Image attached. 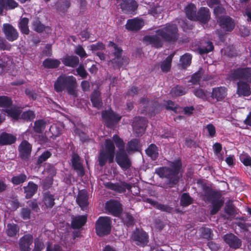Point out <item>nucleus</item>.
<instances>
[{
	"mask_svg": "<svg viewBox=\"0 0 251 251\" xmlns=\"http://www.w3.org/2000/svg\"><path fill=\"white\" fill-rule=\"evenodd\" d=\"M108 47L110 48V50L113 52V55L114 56V58L112 59V63L117 64L118 66H122L123 64L121 62L122 60V49L112 42H109ZM122 60H124V59L122 58Z\"/></svg>",
	"mask_w": 251,
	"mask_h": 251,
	"instance_id": "9b49d317",
	"label": "nucleus"
},
{
	"mask_svg": "<svg viewBox=\"0 0 251 251\" xmlns=\"http://www.w3.org/2000/svg\"><path fill=\"white\" fill-rule=\"evenodd\" d=\"M60 62L55 59L48 58L46 59L44 62L43 65L46 68H55L59 66Z\"/></svg>",
	"mask_w": 251,
	"mask_h": 251,
	"instance_id": "e433bc0d",
	"label": "nucleus"
},
{
	"mask_svg": "<svg viewBox=\"0 0 251 251\" xmlns=\"http://www.w3.org/2000/svg\"><path fill=\"white\" fill-rule=\"evenodd\" d=\"M25 193L26 198H30L36 192L37 186L33 182H29L27 186L24 187Z\"/></svg>",
	"mask_w": 251,
	"mask_h": 251,
	"instance_id": "72a5a7b5",
	"label": "nucleus"
},
{
	"mask_svg": "<svg viewBox=\"0 0 251 251\" xmlns=\"http://www.w3.org/2000/svg\"><path fill=\"white\" fill-rule=\"evenodd\" d=\"M229 77L232 80H240L237 89V93L239 96L247 97L251 94L249 84L251 83V68H238L231 72Z\"/></svg>",
	"mask_w": 251,
	"mask_h": 251,
	"instance_id": "f03ea898",
	"label": "nucleus"
},
{
	"mask_svg": "<svg viewBox=\"0 0 251 251\" xmlns=\"http://www.w3.org/2000/svg\"><path fill=\"white\" fill-rule=\"evenodd\" d=\"M196 20L203 23H206L210 19L209 11L207 8L201 7L199 10Z\"/></svg>",
	"mask_w": 251,
	"mask_h": 251,
	"instance_id": "b1692460",
	"label": "nucleus"
},
{
	"mask_svg": "<svg viewBox=\"0 0 251 251\" xmlns=\"http://www.w3.org/2000/svg\"><path fill=\"white\" fill-rule=\"evenodd\" d=\"M168 167H161L155 170V173L161 177L169 179V187H172L176 183L179 177L181 162L179 159L169 162Z\"/></svg>",
	"mask_w": 251,
	"mask_h": 251,
	"instance_id": "7ed1b4c3",
	"label": "nucleus"
},
{
	"mask_svg": "<svg viewBox=\"0 0 251 251\" xmlns=\"http://www.w3.org/2000/svg\"><path fill=\"white\" fill-rule=\"evenodd\" d=\"M191 60V55L188 53H186L180 57V65L183 68H185L190 65Z\"/></svg>",
	"mask_w": 251,
	"mask_h": 251,
	"instance_id": "c9c22d12",
	"label": "nucleus"
},
{
	"mask_svg": "<svg viewBox=\"0 0 251 251\" xmlns=\"http://www.w3.org/2000/svg\"><path fill=\"white\" fill-rule=\"evenodd\" d=\"M240 159L246 166H250L251 165V158L249 155L246 153L241 154L240 155Z\"/></svg>",
	"mask_w": 251,
	"mask_h": 251,
	"instance_id": "3c124183",
	"label": "nucleus"
},
{
	"mask_svg": "<svg viewBox=\"0 0 251 251\" xmlns=\"http://www.w3.org/2000/svg\"><path fill=\"white\" fill-rule=\"evenodd\" d=\"M63 128V125L60 123L52 125L50 128V135L49 134V136L52 138L59 136L61 134V131Z\"/></svg>",
	"mask_w": 251,
	"mask_h": 251,
	"instance_id": "393cba45",
	"label": "nucleus"
},
{
	"mask_svg": "<svg viewBox=\"0 0 251 251\" xmlns=\"http://www.w3.org/2000/svg\"><path fill=\"white\" fill-rule=\"evenodd\" d=\"M113 139L119 149L116 154V161L123 170H126L130 167L131 162L126 154L124 143L117 135L113 136Z\"/></svg>",
	"mask_w": 251,
	"mask_h": 251,
	"instance_id": "39448f33",
	"label": "nucleus"
},
{
	"mask_svg": "<svg viewBox=\"0 0 251 251\" xmlns=\"http://www.w3.org/2000/svg\"><path fill=\"white\" fill-rule=\"evenodd\" d=\"M174 55V53L171 54L162 63L161 68L163 72H168L170 69L171 62Z\"/></svg>",
	"mask_w": 251,
	"mask_h": 251,
	"instance_id": "ea45409f",
	"label": "nucleus"
},
{
	"mask_svg": "<svg viewBox=\"0 0 251 251\" xmlns=\"http://www.w3.org/2000/svg\"><path fill=\"white\" fill-rule=\"evenodd\" d=\"M76 72L77 74L82 78H85L87 75L86 71L84 69V67L81 65L79 66L77 68Z\"/></svg>",
	"mask_w": 251,
	"mask_h": 251,
	"instance_id": "0e129e2a",
	"label": "nucleus"
},
{
	"mask_svg": "<svg viewBox=\"0 0 251 251\" xmlns=\"http://www.w3.org/2000/svg\"><path fill=\"white\" fill-rule=\"evenodd\" d=\"M144 21L139 19H133L128 20L126 25V29L129 30H139L143 25Z\"/></svg>",
	"mask_w": 251,
	"mask_h": 251,
	"instance_id": "aec40b11",
	"label": "nucleus"
},
{
	"mask_svg": "<svg viewBox=\"0 0 251 251\" xmlns=\"http://www.w3.org/2000/svg\"><path fill=\"white\" fill-rule=\"evenodd\" d=\"M34 130L37 132H41L45 128V124L42 120L36 121L34 124Z\"/></svg>",
	"mask_w": 251,
	"mask_h": 251,
	"instance_id": "8fccbe9b",
	"label": "nucleus"
},
{
	"mask_svg": "<svg viewBox=\"0 0 251 251\" xmlns=\"http://www.w3.org/2000/svg\"><path fill=\"white\" fill-rule=\"evenodd\" d=\"M3 31L6 38L10 41H13L18 37V33L16 29L10 24H4Z\"/></svg>",
	"mask_w": 251,
	"mask_h": 251,
	"instance_id": "2eb2a0df",
	"label": "nucleus"
},
{
	"mask_svg": "<svg viewBox=\"0 0 251 251\" xmlns=\"http://www.w3.org/2000/svg\"><path fill=\"white\" fill-rule=\"evenodd\" d=\"M201 236L205 239H210L211 238V230L208 228H201Z\"/></svg>",
	"mask_w": 251,
	"mask_h": 251,
	"instance_id": "13d9d810",
	"label": "nucleus"
},
{
	"mask_svg": "<svg viewBox=\"0 0 251 251\" xmlns=\"http://www.w3.org/2000/svg\"><path fill=\"white\" fill-rule=\"evenodd\" d=\"M28 19L26 18H21L19 24V27L21 32L25 34L29 33V29L28 27Z\"/></svg>",
	"mask_w": 251,
	"mask_h": 251,
	"instance_id": "4c0bfd02",
	"label": "nucleus"
},
{
	"mask_svg": "<svg viewBox=\"0 0 251 251\" xmlns=\"http://www.w3.org/2000/svg\"><path fill=\"white\" fill-rule=\"evenodd\" d=\"M132 238L136 242L138 245H144L148 242V235L145 231L136 229L133 232Z\"/></svg>",
	"mask_w": 251,
	"mask_h": 251,
	"instance_id": "dca6fc26",
	"label": "nucleus"
},
{
	"mask_svg": "<svg viewBox=\"0 0 251 251\" xmlns=\"http://www.w3.org/2000/svg\"><path fill=\"white\" fill-rule=\"evenodd\" d=\"M90 49L93 51L102 50L104 49V45L102 43H97L90 46Z\"/></svg>",
	"mask_w": 251,
	"mask_h": 251,
	"instance_id": "680f3d73",
	"label": "nucleus"
},
{
	"mask_svg": "<svg viewBox=\"0 0 251 251\" xmlns=\"http://www.w3.org/2000/svg\"><path fill=\"white\" fill-rule=\"evenodd\" d=\"M155 35L146 36L144 42L147 44L159 48L162 46L163 41L175 42L178 38L177 28L175 24H167L156 31Z\"/></svg>",
	"mask_w": 251,
	"mask_h": 251,
	"instance_id": "f257e3e1",
	"label": "nucleus"
},
{
	"mask_svg": "<svg viewBox=\"0 0 251 251\" xmlns=\"http://www.w3.org/2000/svg\"><path fill=\"white\" fill-rule=\"evenodd\" d=\"M214 13L218 17V22L224 31H230L234 27L235 24L232 19L226 16H220V14H224L225 10L222 7L218 5L214 8Z\"/></svg>",
	"mask_w": 251,
	"mask_h": 251,
	"instance_id": "0eeeda50",
	"label": "nucleus"
},
{
	"mask_svg": "<svg viewBox=\"0 0 251 251\" xmlns=\"http://www.w3.org/2000/svg\"><path fill=\"white\" fill-rule=\"evenodd\" d=\"M224 240L230 248L234 249H239L242 246V241L232 233L224 235Z\"/></svg>",
	"mask_w": 251,
	"mask_h": 251,
	"instance_id": "f8f14e48",
	"label": "nucleus"
},
{
	"mask_svg": "<svg viewBox=\"0 0 251 251\" xmlns=\"http://www.w3.org/2000/svg\"><path fill=\"white\" fill-rule=\"evenodd\" d=\"M147 122L145 118H136L133 123V130L138 136L141 135L145 131Z\"/></svg>",
	"mask_w": 251,
	"mask_h": 251,
	"instance_id": "ddd939ff",
	"label": "nucleus"
},
{
	"mask_svg": "<svg viewBox=\"0 0 251 251\" xmlns=\"http://www.w3.org/2000/svg\"><path fill=\"white\" fill-rule=\"evenodd\" d=\"M206 129L210 136H213L215 134V128L212 124H209L206 126Z\"/></svg>",
	"mask_w": 251,
	"mask_h": 251,
	"instance_id": "338daca9",
	"label": "nucleus"
},
{
	"mask_svg": "<svg viewBox=\"0 0 251 251\" xmlns=\"http://www.w3.org/2000/svg\"><path fill=\"white\" fill-rule=\"evenodd\" d=\"M76 202L83 210L85 209L88 204V195L86 191L82 190L79 192Z\"/></svg>",
	"mask_w": 251,
	"mask_h": 251,
	"instance_id": "412c9836",
	"label": "nucleus"
},
{
	"mask_svg": "<svg viewBox=\"0 0 251 251\" xmlns=\"http://www.w3.org/2000/svg\"><path fill=\"white\" fill-rule=\"evenodd\" d=\"M187 91V89L183 88L182 86H177L171 91V94L173 96H179L184 95Z\"/></svg>",
	"mask_w": 251,
	"mask_h": 251,
	"instance_id": "79ce46f5",
	"label": "nucleus"
},
{
	"mask_svg": "<svg viewBox=\"0 0 251 251\" xmlns=\"http://www.w3.org/2000/svg\"><path fill=\"white\" fill-rule=\"evenodd\" d=\"M70 6V1L68 0H65L59 6V5H57V9L58 11H60L62 12H65Z\"/></svg>",
	"mask_w": 251,
	"mask_h": 251,
	"instance_id": "052dcab7",
	"label": "nucleus"
},
{
	"mask_svg": "<svg viewBox=\"0 0 251 251\" xmlns=\"http://www.w3.org/2000/svg\"><path fill=\"white\" fill-rule=\"evenodd\" d=\"M32 27L34 30L38 32H41L43 30H45L48 33H49L50 31V27L45 26L38 19H35L33 22Z\"/></svg>",
	"mask_w": 251,
	"mask_h": 251,
	"instance_id": "2f4dec72",
	"label": "nucleus"
},
{
	"mask_svg": "<svg viewBox=\"0 0 251 251\" xmlns=\"http://www.w3.org/2000/svg\"><path fill=\"white\" fill-rule=\"evenodd\" d=\"M18 5V3L14 0H0V14L2 13L4 6L12 9L17 7Z\"/></svg>",
	"mask_w": 251,
	"mask_h": 251,
	"instance_id": "473e14b6",
	"label": "nucleus"
},
{
	"mask_svg": "<svg viewBox=\"0 0 251 251\" xmlns=\"http://www.w3.org/2000/svg\"><path fill=\"white\" fill-rule=\"evenodd\" d=\"M22 117L25 120H31L34 118L35 115L32 111H27L22 114Z\"/></svg>",
	"mask_w": 251,
	"mask_h": 251,
	"instance_id": "bf43d9fd",
	"label": "nucleus"
},
{
	"mask_svg": "<svg viewBox=\"0 0 251 251\" xmlns=\"http://www.w3.org/2000/svg\"><path fill=\"white\" fill-rule=\"evenodd\" d=\"M146 201L151 204L156 206L158 209L165 211L167 212H170L171 210V208L167 205L158 204L156 201H153L151 199H147Z\"/></svg>",
	"mask_w": 251,
	"mask_h": 251,
	"instance_id": "c03bdc74",
	"label": "nucleus"
},
{
	"mask_svg": "<svg viewBox=\"0 0 251 251\" xmlns=\"http://www.w3.org/2000/svg\"><path fill=\"white\" fill-rule=\"evenodd\" d=\"M26 176L24 174H21L18 176L12 177V182L15 185H19L23 183L26 180Z\"/></svg>",
	"mask_w": 251,
	"mask_h": 251,
	"instance_id": "49530a36",
	"label": "nucleus"
},
{
	"mask_svg": "<svg viewBox=\"0 0 251 251\" xmlns=\"http://www.w3.org/2000/svg\"><path fill=\"white\" fill-rule=\"evenodd\" d=\"M11 99L5 96H0V107L7 113L8 115L16 119L19 116L20 113L18 109L12 106Z\"/></svg>",
	"mask_w": 251,
	"mask_h": 251,
	"instance_id": "1a4fd4ad",
	"label": "nucleus"
},
{
	"mask_svg": "<svg viewBox=\"0 0 251 251\" xmlns=\"http://www.w3.org/2000/svg\"><path fill=\"white\" fill-rule=\"evenodd\" d=\"M86 216H78L74 217L72 222V226L74 228H79L82 226L86 222Z\"/></svg>",
	"mask_w": 251,
	"mask_h": 251,
	"instance_id": "c85d7f7f",
	"label": "nucleus"
},
{
	"mask_svg": "<svg viewBox=\"0 0 251 251\" xmlns=\"http://www.w3.org/2000/svg\"><path fill=\"white\" fill-rule=\"evenodd\" d=\"M140 148L139 141L137 139L133 140L128 143L126 150L128 152L138 151Z\"/></svg>",
	"mask_w": 251,
	"mask_h": 251,
	"instance_id": "a19ab883",
	"label": "nucleus"
},
{
	"mask_svg": "<svg viewBox=\"0 0 251 251\" xmlns=\"http://www.w3.org/2000/svg\"><path fill=\"white\" fill-rule=\"evenodd\" d=\"M72 162L74 169L77 171L78 175L80 176H83L84 174V169L79 161V157L78 155L73 154L72 158Z\"/></svg>",
	"mask_w": 251,
	"mask_h": 251,
	"instance_id": "5701e85b",
	"label": "nucleus"
},
{
	"mask_svg": "<svg viewBox=\"0 0 251 251\" xmlns=\"http://www.w3.org/2000/svg\"><path fill=\"white\" fill-rule=\"evenodd\" d=\"M19 228L15 224H8L6 229V233L9 236H14L19 232Z\"/></svg>",
	"mask_w": 251,
	"mask_h": 251,
	"instance_id": "37998d69",
	"label": "nucleus"
},
{
	"mask_svg": "<svg viewBox=\"0 0 251 251\" xmlns=\"http://www.w3.org/2000/svg\"><path fill=\"white\" fill-rule=\"evenodd\" d=\"M202 74V72L201 69L198 72L194 74L191 77L190 82L192 83V84H195L197 83L200 80Z\"/></svg>",
	"mask_w": 251,
	"mask_h": 251,
	"instance_id": "603ef678",
	"label": "nucleus"
},
{
	"mask_svg": "<svg viewBox=\"0 0 251 251\" xmlns=\"http://www.w3.org/2000/svg\"><path fill=\"white\" fill-rule=\"evenodd\" d=\"M214 47L211 42H202L198 46V50L200 54L207 53L213 50Z\"/></svg>",
	"mask_w": 251,
	"mask_h": 251,
	"instance_id": "c756f323",
	"label": "nucleus"
},
{
	"mask_svg": "<svg viewBox=\"0 0 251 251\" xmlns=\"http://www.w3.org/2000/svg\"><path fill=\"white\" fill-rule=\"evenodd\" d=\"M131 186L125 182H122L118 184H110V188L118 192L121 193L125 192L126 189L130 190L131 189Z\"/></svg>",
	"mask_w": 251,
	"mask_h": 251,
	"instance_id": "cd10ccee",
	"label": "nucleus"
},
{
	"mask_svg": "<svg viewBox=\"0 0 251 251\" xmlns=\"http://www.w3.org/2000/svg\"><path fill=\"white\" fill-rule=\"evenodd\" d=\"M62 61L65 65L75 68L77 66L79 60L77 56L67 55L62 59Z\"/></svg>",
	"mask_w": 251,
	"mask_h": 251,
	"instance_id": "a878e982",
	"label": "nucleus"
},
{
	"mask_svg": "<svg viewBox=\"0 0 251 251\" xmlns=\"http://www.w3.org/2000/svg\"><path fill=\"white\" fill-rule=\"evenodd\" d=\"M16 138L14 135L3 132L0 135V144L8 145L14 143Z\"/></svg>",
	"mask_w": 251,
	"mask_h": 251,
	"instance_id": "bb28decb",
	"label": "nucleus"
},
{
	"mask_svg": "<svg viewBox=\"0 0 251 251\" xmlns=\"http://www.w3.org/2000/svg\"><path fill=\"white\" fill-rule=\"evenodd\" d=\"M223 204L222 201H218L214 202L213 204V207L211 211V214L214 215L216 214L220 209Z\"/></svg>",
	"mask_w": 251,
	"mask_h": 251,
	"instance_id": "5fc2aeb1",
	"label": "nucleus"
},
{
	"mask_svg": "<svg viewBox=\"0 0 251 251\" xmlns=\"http://www.w3.org/2000/svg\"><path fill=\"white\" fill-rule=\"evenodd\" d=\"M31 145L26 141H23L19 146L20 154L23 159H26L30 156L31 151Z\"/></svg>",
	"mask_w": 251,
	"mask_h": 251,
	"instance_id": "a211bd4d",
	"label": "nucleus"
},
{
	"mask_svg": "<svg viewBox=\"0 0 251 251\" xmlns=\"http://www.w3.org/2000/svg\"><path fill=\"white\" fill-rule=\"evenodd\" d=\"M44 248V245L42 240L36 238L34 240V248L33 251H41Z\"/></svg>",
	"mask_w": 251,
	"mask_h": 251,
	"instance_id": "09e8293b",
	"label": "nucleus"
},
{
	"mask_svg": "<svg viewBox=\"0 0 251 251\" xmlns=\"http://www.w3.org/2000/svg\"><path fill=\"white\" fill-rule=\"evenodd\" d=\"M197 8L194 4H189L185 8V12L188 18L191 20H196Z\"/></svg>",
	"mask_w": 251,
	"mask_h": 251,
	"instance_id": "7c9ffc66",
	"label": "nucleus"
},
{
	"mask_svg": "<svg viewBox=\"0 0 251 251\" xmlns=\"http://www.w3.org/2000/svg\"><path fill=\"white\" fill-rule=\"evenodd\" d=\"M102 117L106 123L107 126L110 127L114 124L118 123L121 119V116L116 114L111 109L103 111Z\"/></svg>",
	"mask_w": 251,
	"mask_h": 251,
	"instance_id": "9d476101",
	"label": "nucleus"
},
{
	"mask_svg": "<svg viewBox=\"0 0 251 251\" xmlns=\"http://www.w3.org/2000/svg\"><path fill=\"white\" fill-rule=\"evenodd\" d=\"M33 236L32 235L25 234L21 237L19 240V247L21 251H30V246L33 242Z\"/></svg>",
	"mask_w": 251,
	"mask_h": 251,
	"instance_id": "4468645a",
	"label": "nucleus"
},
{
	"mask_svg": "<svg viewBox=\"0 0 251 251\" xmlns=\"http://www.w3.org/2000/svg\"><path fill=\"white\" fill-rule=\"evenodd\" d=\"M165 106L167 109L171 110L175 112L177 111V105L171 100L166 101Z\"/></svg>",
	"mask_w": 251,
	"mask_h": 251,
	"instance_id": "e2e57ef3",
	"label": "nucleus"
},
{
	"mask_svg": "<svg viewBox=\"0 0 251 251\" xmlns=\"http://www.w3.org/2000/svg\"><path fill=\"white\" fill-rule=\"evenodd\" d=\"M76 79L73 75H61L54 83V89L57 92L66 89L68 94L74 97H76Z\"/></svg>",
	"mask_w": 251,
	"mask_h": 251,
	"instance_id": "20e7f679",
	"label": "nucleus"
},
{
	"mask_svg": "<svg viewBox=\"0 0 251 251\" xmlns=\"http://www.w3.org/2000/svg\"><path fill=\"white\" fill-rule=\"evenodd\" d=\"M146 153L152 159L155 160L158 155V149L157 147L154 145H151L146 151Z\"/></svg>",
	"mask_w": 251,
	"mask_h": 251,
	"instance_id": "58836bf2",
	"label": "nucleus"
},
{
	"mask_svg": "<svg viewBox=\"0 0 251 251\" xmlns=\"http://www.w3.org/2000/svg\"><path fill=\"white\" fill-rule=\"evenodd\" d=\"M106 209L112 214L118 216L122 210L121 204L116 201H110L106 204Z\"/></svg>",
	"mask_w": 251,
	"mask_h": 251,
	"instance_id": "f3484780",
	"label": "nucleus"
},
{
	"mask_svg": "<svg viewBox=\"0 0 251 251\" xmlns=\"http://www.w3.org/2000/svg\"><path fill=\"white\" fill-rule=\"evenodd\" d=\"M193 93H194V95L196 96H197V97L202 98V99H204L205 97V92L201 89L195 90L194 91Z\"/></svg>",
	"mask_w": 251,
	"mask_h": 251,
	"instance_id": "69168bd1",
	"label": "nucleus"
},
{
	"mask_svg": "<svg viewBox=\"0 0 251 251\" xmlns=\"http://www.w3.org/2000/svg\"><path fill=\"white\" fill-rule=\"evenodd\" d=\"M137 7V3L133 0H124L121 4V8L126 13H132Z\"/></svg>",
	"mask_w": 251,
	"mask_h": 251,
	"instance_id": "6ab92c4d",
	"label": "nucleus"
},
{
	"mask_svg": "<svg viewBox=\"0 0 251 251\" xmlns=\"http://www.w3.org/2000/svg\"><path fill=\"white\" fill-rule=\"evenodd\" d=\"M53 196L50 193H46L44 195V201L47 207H51L54 204Z\"/></svg>",
	"mask_w": 251,
	"mask_h": 251,
	"instance_id": "a18cd8bd",
	"label": "nucleus"
},
{
	"mask_svg": "<svg viewBox=\"0 0 251 251\" xmlns=\"http://www.w3.org/2000/svg\"><path fill=\"white\" fill-rule=\"evenodd\" d=\"M226 96V90L225 87H220L213 89L212 97L217 101L223 100Z\"/></svg>",
	"mask_w": 251,
	"mask_h": 251,
	"instance_id": "4be33fe9",
	"label": "nucleus"
},
{
	"mask_svg": "<svg viewBox=\"0 0 251 251\" xmlns=\"http://www.w3.org/2000/svg\"><path fill=\"white\" fill-rule=\"evenodd\" d=\"M51 153L49 151H46L43 152L38 158L37 163L40 164L46 161L50 157Z\"/></svg>",
	"mask_w": 251,
	"mask_h": 251,
	"instance_id": "864d4df0",
	"label": "nucleus"
},
{
	"mask_svg": "<svg viewBox=\"0 0 251 251\" xmlns=\"http://www.w3.org/2000/svg\"><path fill=\"white\" fill-rule=\"evenodd\" d=\"M47 251H61L60 247L57 245L52 246H48L47 249Z\"/></svg>",
	"mask_w": 251,
	"mask_h": 251,
	"instance_id": "774afa93",
	"label": "nucleus"
},
{
	"mask_svg": "<svg viewBox=\"0 0 251 251\" xmlns=\"http://www.w3.org/2000/svg\"><path fill=\"white\" fill-rule=\"evenodd\" d=\"M180 202L183 206H187L191 203L192 199L188 194L184 193L181 196Z\"/></svg>",
	"mask_w": 251,
	"mask_h": 251,
	"instance_id": "de8ad7c7",
	"label": "nucleus"
},
{
	"mask_svg": "<svg viewBox=\"0 0 251 251\" xmlns=\"http://www.w3.org/2000/svg\"><path fill=\"white\" fill-rule=\"evenodd\" d=\"M111 228V220L108 217H100L96 223L97 234L100 236H104L109 234Z\"/></svg>",
	"mask_w": 251,
	"mask_h": 251,
	"instance_id": "6e6552de",
	"label": "nucleus"
},
{
	"mask_svg": "<svg viewBox=\"0 0 251 251\" xmlns=\"http://www.w3.org/2000/svg\"><path fill=\"white\" fill-rule=\"evenodd\" d=\"M75 52L80 57H86L87 55L84 49L80 46H78L75 49Z\"/></svg>",
	"mask_w": 251,
	"mask_h": 251,
	"instance_id": "4d7b16f0",
	"label": "nucleus"
},
{
	"mask_svg": "<svg viewBox=\"0 0 251 251\" xmlns=\"http://www.w3.org/2000/svg\"><path fill=\"white\" fill-rule=\"evenodd\" d=\"M115 153V146L111 139H105L104 145L100 149L99 161L101 166H103L107 161L109 163L113 161Z\"/></svg>",
	"mask_w": 251,
	"mask_h": 251,
	"instance_id": "423d86ee",
	"label": "nucleus"
},
{
	"mask_svg": "<svg viewBox=\"0 0 251 251\" xmlns=\"http://www.w3.org/2000/svg\"><path fill=\"white\" fill-rule=\"evenodd\" d=\"M100 93L99 91L95 90L93 92L91 101L94 107L99 108L101 105V101L100 98Z\"/></svg>",
	"mask_w": 251,
	"mask_h": 251,
	"instance_id": "f704fd0d",
	"label": "nucleus"
},
{
	"mask_svg": "<svg viewBox=\"0 0 251 251\" xmlns=\"http://www.w3.org/2000/svg\"><path fill=\"white\" fill-rule=\"evenodd\" d=\"M123 219L124 223L127 226L132 225L134 223V219L133 217L129 214H125V216H123Z\"/></svg>",
	"mask_w": 251,
	"mask_h": 251,
	"instance_id": "6e6d98bb",
	"label": "nucleus"
}]
</instances>
